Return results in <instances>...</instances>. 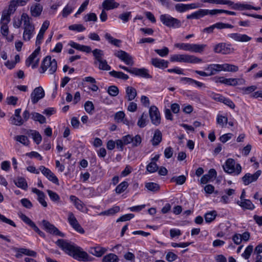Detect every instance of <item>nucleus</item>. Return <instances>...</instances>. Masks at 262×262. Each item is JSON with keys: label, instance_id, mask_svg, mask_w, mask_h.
I'll list each match as a JSON object with an SVG mask.
<instances>
[{"label": "nucleus", "instance_id": "obj_53", "mask_svg": "<svg viewBox=\"0 0 262 262\" xmlns=\"http://www.w3.org/2000/svg\"><path fill=\"white\" fill-rule=\"evenodd\" d=\"M216 122L222 127H224L228 123V119L225 116L219 115L216 118Z\"/></svg>", "mask_w": 262, "mask_h": 262}, {"label": "nucleus", "instance_id": "obj_50", "mask_svg": "<svg viewBox=\"0 0 262 262\" xmlns=\"http://www.w3.org/2000/svg\"><path fill=\"white\" fill-rule=\"evenodd\" d=\"M14 139L22 144L27 146L29 144V140L27 136L24 135H18L14 137Z\"/></svg>", "mask_w": 262, "mask_h": 262}, {"label": "nucleus", "instance_id": "obj_5", "mask_svg": "<svg viewBox=\"0 0 262 262\" xmlns=\"http://www.w3.org/2000/svg\"><path fill=\"white\" fill-rule=\"evenodd\" d=\"M160 19L164 25L169 28H179L182 26L180 20L173 17L169 14L161 15Z\"/></svg>", "mask_w": 262, "mask_h": 262}, {"label": "nucleus", "instance_id": "obj_44", "mask_svg": "<svg viewBox=\"0 0 262 262\" xmlns=\"http://www.w3.org/2000/svg\"><path fill=\"white\" fill-rule=\"evenodd\" d=\"M109 74L111 76L114 77L122 79L123 80H127L129 78V76L127 74H125L122 72H117L113 70L110 72Z\"/></svg>", "mask_w": 262, "mask_h": 262}, {"label": "nucleus", "instance_id": "obj_47", "mask_svg": "<svg viewBox=\"0 0 262 262\" xmlns=\"http://www.w3.org/2000/svg\"><path fill=\"white\" fill-rule=\"evenodd\" d=\"M217 215L216 212L215 211H212L207 212L204 215V218L206 223H211L215 219Z\"/></svg>", "mask_w": 262, "mask_h": 262}, {"label": "nucleus", "instance_id": "obj_41", "mask_svg": "<svg viewBox=\"0 0 262 262\" xmlns=\"http://www.w3.org/2000/svg\"><path fill=\"white\" fill-rule=\"evenodd\" d=\"M223 64V71L225 72H236L238 71V67L232 64L224 63Z\"/></svg>", "mask_w": 262, "mask_h": 262}, {"label": "nucleus", "instance_id": "obj_12", "mask_svg": "<svg viewBox=\"0 0 262 262\" xmlns=\"http://www.w3.org/2000/svg\"><path fill=\"white\" fill-rule=\"evenodd\" d=\"M39 170L49 181L55 184H59L58 178L49 168L44 166H40Z\"/></svg>", "mask_w": 262, "mask_h": 262}, {"label": "nucleus", "instance_id": "obj_7", "mask_svg": "<svg viewBox=\"0 0 262 262\" xmlns=\"http://www.w3.org/2000/svg\"><path fill=\"white\" fill-rule=\"evenodd\" d=\"M149 115L151 123L158 126L161 123V117L160 113L157 106L152 105L149 109Z\"/></svg>", "mask_w": 262, "mask_h": 262}, {"label": "nucleus", "instance_id": "obj_40", "mask_svg": "<svg viewBox=\"0 0 262 262\" xmlns=\"http://www.w3.org/2000/svg\"><path fill=\"white\" fill-rule=\"evenodd\" d=\"M106 251V249L101 247H96L94 248H92L91 249V253L97 257H101Z\"/></svg>", "mask_w": 262, "mask_h": 262}, {"label": "nucleus", "instance_id": "obj_37", "mask_svg": "<svg viewBox=\"0 0 262 262\" xmlns=\"http://www.w3.org/2000/svg\"><path fill=\"white\" fill-rule=\"evenodd\" d=\"M31 18L25 13H23L21 15V20L24 24V28H27V27H34V26L31 23Z\"/></svg>", "mask_w": 262, "mask_h": 262}, {"label": "nucleus", "instance_id": "obj_13", "mask_svg": "<svg viewBox=\"0 0 262 262\" xmlns=\"http://www.w3.org/2000/svg\"><path fill=\"white\" fill-rule=\"evenodd\" d=\"M199 7V6L195 3L188 4L178 3L174 6L176 11L179 13H183L189 10L196 9Z\"/></svg>", "mask_w": 262, "mask_h": 262}, {"label": "nucleus", "instance_id": "obj_17", "mask_svg": "<svg viewBox=\"0 0 262 262\" xmlns=\"http://www.w3.org/2000/svg\"><path fill=\"white\" fill-rule=\"evenodd\" d=\"M76 0H70L62 11V16L67 17L76 7Z\"/></svg>", "mask_w": 262, "mask_h": 262}, {"label": "nucleus", "instance_id": "obj_63", "mask_svg": "<svg viewBox=\"0 0 262 262\" xmlns=\"http://www.w3.org/2000/svg\"><path fill=\"white\" fill-rule=\"evenodd\" d=\"M253 246L249 245L245 249L244 252L242 254V256L245 259H248L253 251Z\"/></svg>", "mask_w": 262, "mask_h": 262}, {"label": "nucleus", "instance_id": "obj_1", "mask_svg": "<svg viewBox=\"0 0 262 262\" xmlns=\"http://www.w3.org/2000/svg\"><path fill=\"white\" fill-rule=\"evenodd\" d=\"M55 244L63 251L74 259L79 261H90L93 257L90 256L86 252L74 244L69 243L63 239H58Z\"/></svg>", "mask_w": 262, "mask_h": 262}, {"label": "nucleus", "instance_id": "obj_19", "mask_svg": "<svg viewBox=\"0 0 262 262\" xmlns=\"http://www.w3.org/2000/svg\"><path fill=\"white\" fill-rule=\"evenodd\" d=\"M217 175L216 170L214 169H210L208 173L204 174L201 178L200 182L202 184H206L209 181L215 178Z\"/></svg>", "mask_w": 262, "mask_h": 262}, {"label": "nucleus", "instance_id": "obj_34", "mask_svg": "<svg viewBox=\"0 0 262 262\" xmlns=\"http://www.w3.org/2000/svg\"><path fill=\"white\" fill-rule=\"evenodd\" d=\"M40 51V47L37 48L26 60V65L29 67L34 62L35 59Z\"/></svg>", "mask_w": 262, "mask_h": 262}, {"label": "nucleus", "instance_id": "obj_4", "mask_svg": "<svg viewBox=\"0 0 262 262\" xmlns=\"http://www.w3.org/2000/svg\"><path fill=\"white\" fill-rule=\"evenodd\" d=\"M57 61L55 59H52L50 56H46L42 60L40 68L41 71V73H45L48 69H49V73L50 74H54L57 70Z\"/></svg>", "mask_w": 262, "mask_h": 262}, {"label": "nucleus", "instance_id": "obj_61", "mask_svg": "<svg viewBox=\"0 0 262 262\" xmlns=\"http://www.w3.org/2000/svg\"><path fill=\"white\" fill-rule=\"evenodd\" d=\"M155 52L161 57H165L169 53V49L167 47H164L162 49H155Z\"/></svg>", "mask_w": 262, "mask_h": 262}, {"label": "nucleus", "instance_id": "obj_21", "mask_svg": "<svg viewBox=\"0 0 262 262\" xmlns=\"http://www.w3.org/2000/svg\"><path fill=\"white\" fill-rule=\"evenodd\" d=\"M132 74L145 78H151V76L148 73V71L144 68H132Z\"/></svg>", "mask_w": 262, "mask_h": 262}, {"label": "nucleus", "instance_id": "obj_6", "mask_svg": "<svg viewBox=\"0 0 262 262\" xmlns=\"http://www.w3.org/2000/svg\"><path fill=\"white\" fill-rule=\"evenodd\" d=\"M234 51L235 49L232 47L231 45L225 42L217 43L213 48V51L215 53L223 55L232 54Z\"/></svg>", "mask_w": 262, "mask_h": 262}, {"label": "nucleus", "instance_id": "obj_36", "mask_svg": "<svg viewBox=\"0 0 262 262\" xmlns=\"http://www.w3.org/2000/svg\"><path fill=\"white\" fill-rule=\"evenodd\" d=\"M125 114L122 111H119L117 112L115 114L114 119L115 121L117 122H123L124 124H125L128 125V121L124 119Z\"/></svg>", "mask_w": 262, "mask_h": 262}, {"label": "nucleus", "instance_id": "obj_27", "mask_svg": "<svg viewBox=\"0 0 262 262\" xmlns=\"http://www.w3.org/2000/svg\"><path fill=\"white\" fill-rule=\"evenodd\" d=\"M18 6H20L19 3L17 0L11 1L9 5L7 12L6 13H3L2 16L5 17L8 15V16L10 17V15L14 13Z\"/></svg>", "mask_w": 262, "mask_h": 262}, {"label": "nucleus", "instance_id": "obj_35", "mask_svg": "<svg viewBox=\"0 0 262 262\" xmlns=\"http://www.w3.org/2000/svg\"><path fill=\"white\" fill-rule=\"evenodd\" d=\"M14 183L18 187L24 190H26L28 188L27 182L24 178L18 177L14 180Z\"/></svg>", "mask_w": 262, "mask_h": 262}, {"label": "nucleus", "instance_id": "obj_22", "mask_svg": "<svg viewBox=\"0 0 262 262\" xmlns=\"http://www.w3.org/2000/svg\"><path fill=\"white\" fill-rule=\"evenodd\" d=\"M246 80L244 78H225L224 84L229 86H236L239 84H245Z\"/></svg>", "mask_w": 262, "mask_h": 262}, {"label": "nucleus", "instance_id": "obj_64", "mask_svg": "<svg viewBox=\"0 0 262 262\" xmlns=\"http://www.w3.org/2000/svg\"><path fill=\"white\" fill-rule=\"evenodd\" d=\"M84 19L85 21H96L97 20V17L95 13H90L85 15V16L84 17Z\"/></svg>", "mask_w": 262, "mask_h": 262}, {"label": "nucleus", "instance_id": "obj_51", "mask_svg": "<svg viewBox=\"0 0 262 262\" xmlns=\"http://www.w3.org/2000/svg\"><path fill=\"white\" fill-rule=\"evenodd\" d=\"M17 252L21 253H23L25 255L30 256L32 257L36 256V252L34 251L31 250L26 248H19L17 249Z\"/></svg>", "mask_w": 262, "mask_h": 262}, {"label": "nucleus", "instance_id": "obj_32", "mask_svg": "<svg viewBox=\"0 0 262 262\" xmlns=\"http://www.w3.org/2000/svg\"><path fill=\"white\" fill-rule=\"evenodd\" d=\"M119 4L116 2L115 0H105L102 3V7L106 10L117 8Z\"/></svg>", "mask_w": 262, "mask_h": 262}, {"label": "nucleus", "instance_id": "obj_39", "mask_svg": "<svg viewBox=\"0 0 262 262\" xmlns=\"http://www.w3.org/2000/svg\"><path fill=\"white\" fill-rule=\"evenodd\" d=\"M31 118L35 121H38L40 124H43L46 122V119L45 117H44L41 114L36 113L33 112L31 114Z\"/></svg>", "mask_w": 262, "mask_h": 262}, {"label": "nucleus", "instance_id": "obj_49", "mask_svg": "<svg viewBox=\"0 0 262 262\" xmlns=\"http://www.w3.org/2000/svg\"><path fill=\"white\" fill-rule=\"evenodd\" d=\"M128 186V184L127 182L123 181L116 187L115 191L118 194L121 193L126 189Z\"/></svg>", "mask_w": 262, "mask_h": 262}, {"label": "nucleus", "instance_id": "obj_45", "mask_svg": "<svg viewBox=\"0 0 262 262\" xmlns=\"http://www.w3.org/2000/svg\"><path fill=\"white\" fill-rule=\"evenodd\" d=\"M120 210V207L119 206H115L107 210L102 211L99 213L100 215H111L117 213Z\"/></svg>", "mask_w": 262, "mask_h": 262}, {"label": "nucleus", "instance_id": "obj_56", "mask_svg": "<svg viewBox=\"0 0 262 262\" xmlns=\"http://www.w3.org/2000/svg\"><path fill=\"white\" fill-rule=\"evenodd\" d=\"M174 47L179 49L190 52L191 44L188 43H177Z\"/></svg>", "mask_w": 262, "mask_h": 262}, {"label": "nucleus", "instance_id": "obj_24", "mask_svg": "<svg viewBox=\"0 0 262 262\" xmlns=\"http://www.w3.org/2000/svg\"><path fill=\"white\" fill-rule=\"evenodd\" d=\"M32 191L33 193L37 194L38 196L37 200L39 203L44 207H47L48 204L45 201L46 195L44 192L36 188H32Z\"/></svg>", "mask_w": 262, "mask_h": 262}, {"label": "nucleus", "instance_id": "obj_28", "mask_svg": "<svg viewBox=\"0 0 262 262\" xmlns=\"http://www.w3.org/2000/svg\"><path fill=\"white\" fill-rule=\"evenodd\" d=\"M207 9H199V10L187 15V19H200L207 15Z\"/></svg>", "mask_w": 262, "mask_h": 262}, {"label": "nucleus", "instance_id": "obj_26", "mask_svg": "<svg viewBox=\"0 0 262 262\" xmlns=\"http://www.w3.org/2000/svg\"><path fill=\"white\" fill-rule=\"evenodd\" d=\"M151 64L156 68L164 69L168 67V61L158 58H152Z\"/></svg>", "mask_w": 262, "mask_h": 262}, {"label": "nucleus", "instance_id": "obj_43", "mask_svg": "<svg viewBox=\"0 0 262 262\" xmlns=\"http://www.w3.org/2000/svg\"><path fill=\"white\" fill-rule=\"evenodd\" d=\"M145 187L149 191L156 192L160 190V186L158 184L154 182L145 183Z\"/></svg>", "mask_w": 262, "mask_h": 262}, {"label": "nucleus", "instance_id": "obj_62", "mask_svg": "<svg viewBox=\"0 0 262 262\" xmlns=\"http://www.w3.org/2000/svg\"><path fill=\"white\" fill-rule=\"evenodd\" d=\"M107 92L112 96H116L119 93V89L115 85H111L108 88Z\"/></svg>", "mask_w": 262, "mask_h": 262}, {"label": "nucleus", "instance_id": "obj_59", "mask_svg": "<svg viewBox=\"0 0 262 262\" xmlns=\"http://www.w3.org/2000/svg\"><path fill=\"white\" fill-rule=\"evenodd\" d=\"M146 115L143 113L141 117L139 118L137 125L140 127H144L146 125Z\"/></svg>", "mask_w": 262, "mask_h": 262}, {"label": "nucleus", "instance_id": "obj_29", "mask_svg": "<svg viewBox=\"0 0 262 262\" xmlns=\"http://www.w3.org/2000/svg\"><path fill=\"white\" fill-rule=\"evenodd\" d=\"M43 7L40 4H35L30 8L31 15L33 17H38L40 15Z\"/></svg>", "mask_w": 262, "mask_h": 262}, {"label": "nucleus", "instance_id": "obj_9", "mask_svg": "<svg viewBox=\"0 0 262 262\" xmlns=\"http://www.w3.org/2000/svg\"><path fill=\"white\" fill-rule=\"evenodd\" d=\"M261 174V171L258 170L254 173H246L242 178V180L245 185H248L252 182H256Z\"/></svg>", "mask_w": 262, "mask_h": 262}, {"label": "nucleus", "instance_id": "obj_46", "mask_svg": "<svg viewBox=\"0 0 262 262\" xmlns=\"http://www.w3.org/2000/svg\"><path fill=\"white\" fill-rule=\"evenodd\" d=\"M118 260L119 258L118 256L113 253H110L106 255L103 257L102 259L103 262H118Z\"/></svg>", "mask_w": 262, "mask_h": 262}, {"label": "nucleus", "instance_id": "obj_42", "mask_svg": "<svg viewBox=\"0 0 262 262\" xmlns=\"http://www.w3.org/2000/svg\"><path fill=\"white\" fill-rule=\"evenodd\" d=\"M206 47V45L204 44H191L190 52L202 53Z\"/></svg>", "mask_w": 262, "mask_h": 262}, {"label": "nucleus", "instance_id": "obj_55", "mask_svg": "<svg viewBox=\"0 0 262 262\" xmlns=\"http://www.w3.org/2000/svg\"><path fill=\"white\" fill-rule=\"evenodd\" d=\"M257 89L256 85H251L248 87H243L241 89L244 95H248L254 92Z\"/></svg>", "mask_w": 262, "mask_h": 262}, {"label": "nucleus", "instance_id": "obj_10", "mask_svg": "<svg viewBox=\"0 0 262 262\" xmlns=\"http://www.w3.org/2000/svg\"><path fill=\"white\" fill-rule=\"evenodd\" d=\"M44 97L45 92L41 86L35 88L31 94V101L33 104L37 103Z\"/></svg>", "mask_w": 262, "mask_h": 262}, {"label": "nucleus", "instance_id": "obj_18", "mask_svg": "<svg viewBox=\"0 0 262 262\" xmlns=\"http://www.w3.org/2000/svg\"><path fill=\"white\" fill-rule=\"evenodd\" d=\"M10 21V17L7 15L5 17L2 16L1 20V33L4 36H7L9 33V28L8 26V24Z\"/></svg>", "mask_w": 262, "mask_h": 262}, {"label": "nucleus", "instance_id": "obj_23", "mask_svg": "<svg viewBox=\"0 0 262 262\" xmlns=\"http://www.w3.org/2000/svg\"><path fill=\"white\" fill-rule=\"evenodd\" d=\"M223 64H211L209 65L205 70L209 72V76L216 74L217 72L223 71Z\"/></svg>", "mask_w": 262, "mask_h": 262}, {"label": "nucleus", "instance_id": "obj_14", "mask_svg": "<svg viewBox=\"0 0 262 262\" xmlns=\"http://www.w3.org/2000/svg\"><path fill=\"white\" fill-rule=\"evenodd\" d=\"M233 28V26L231 24H225V23L220 22V23H217L215 24H213L209 27L204 28L203 30V32L209 34V33H212L215 28H217L218 29H225V28Z\"/></svg>", "mask_w": 262, "mask_h": 262}, {"label": "nucleus", "instance_id": "obj_15", "mask_svg": "<svg viewBox=\"0 0 262 262\" xmlns=\"http://www.w3.org/2000/svg\"><path fill=\"white\" fill-rule=\"evenodd\" d=\"M228 37L235 41L241 42H249L252 39V37L245 34H240L238 33L229 34Z\"/></svg>", "mask_w": 262, "mask_h": 262}, {"label": "nucleus", "instance_id": "obj_31", "mask_svg": "<svg viewBox=\"0 0 262 262\" xmlns=\"http://www.w3.org/2000/svg\"><path fill=\"white\" fill-rule=\"evenodd\" d=\"M162 134L161 132L157 129L155 131L154 136L151 140V144L153 146H157L162 141Z\"/></svg>", "mask_w": 262, "mask_h": 262}, {"label": "nucleus", "instance_id": "obj_20", "mask_svg": "<svg viewBox=\"0 0 262 262\" xmlns=\"http://www.w3.org/2000/svg\"><path fill=\"white\" fill-rule=\"evenodd\" d=\"M114 55L126 64H129L131 61L129 55L124 51H116L114 53Z\"/></svg>", "mask_w": 262, "mask_h": 262}, {"label": "nucleus", "instance_id": "obj_16", "mask_svg": "<svg viewBox=\"0 0 262 262\" xmlns=\"http://www.w3.org/2000/svg\"><path fill=\"white\" fill-rule=\"evenodd\" d=\"M21 109L17 108L15 110L14 115L10 118L11 124L16 126H21L24 123V120L20 116Z\"/></svg>", "mask_w": 262, "mask_h": 262}, {"label": "nucleus", "instance_id": "obj_48", "mask_svg": "<svg viewBox=\"0 0 262 262\" xmlns=\"http://www.w3.org/2000/svg\"><path fill=\"white\" fill-rule=\"evenodd\" d=\"M93 55L98 62L102 59H103V57L104 56L103 51L100 49H95L93 51H92Z\"/></svg>", "mask_w": 262, "mask_h": 262}, {"label": "nucleus", "instance_id": "obj_58", "mask_svg": "<svg viewBox=\"0 0 262 262\" xmlns=\"http://www.w3.org/2000/svg\"><path fill=\"white\" fill-rule=\"evenodd\" d=\"M99 69L102 70L108 71L111 70V67L107 64L105 59H102L99 61Z\"/></svg>", "mask_w": 262, "mask_h": 262}, {"label": "nucleus", "instance_id": "obj_25", "mask_svg": "<svg viewBox=\"0 0 262 262\" xmlns=\"http://www.w3.org/2000/svg\"><path fill=\"white\" fill-rule=\"evenodd\" d=\"M26 134L29 136L32 137L33 141L36 143V144L38 145L41 143L42 140V137L38 131L29 129L27 131Z\"/></svg>", "mask_w": 262, "mask_h": 262}, {"label": "nucleus", "instance_id": "obj_30", "mask_svg": "<svg viewBox=\"0 0 262 262\" xmlns=\"http://www.w3.org/2000/svg\"><path fill=\"white\" fill-rule=\"evenodd\" d=\"M237 204L244 209L252 210L255 208L254 205L248 199L244 201H238Z\"/></svg>", "mask_w": 262, "mask_h": 262}, {"label": "nucleus", "instance_id": "obj_33", "mask_svg": "<svg viewBox=\"0 0 262 262\" xmlns=\"http://www.w3.org/2000/svg\"><path fill=\"white\" fill-rule=\"evenodd\" d=\"M24 29V31L23 36V39L25 41H29L33 36L35 30V27H27V28Z\"/></svg>", "mask_w": 262, "mask_h": 262}, {"label": "nucleus", "instance_id": "obj_3", "mask_svg": "<svg viewBox=\"0 0 262 262\" xmlns=\"http://www.w3.org/2000/svg\"><path fill=\"white\" fill-rule=\"evenodd\" d=\"M170 60L171 62H183L191 63H197L202 61L201 58L194 55L187 54H174L171 56Z\"/></svg>", "mask_w": 262, "mask_h": 262}, {"label": "nucleus", "instance_id": "obj_57", "mask_svg": "<svg viewBox=\"0 0 262 262\" xmlns=\"http://www.w3.org/2000/svg\"><path fill=\"white\" fill-rule=\"evenodd\" d=\"M69 29L77 32H82L85 30V28L81 24H74L69 27Z\"/></svg>", "mask_w": 262, "mask_h": 262}, {"label": "nucleus", "instance_id": "obj_52", "mask_svg": "<svg viewBox=\"0 0 262 262\" xmlns=\"http://www.w3.org/2000/svg\"><path fill=\"white\" fill-rule=\"evenodd\" d=\"M47 192L51 201L54 202H59L60 201V196L56 192L51 190H47Z\"/></svg>", "mask_w": 262, "mask_h": 262}, {"label": "nucleus", "instance_id": "obj_38", "mask_svg": "<svg viewBox=\"0 0 262 262\" xmlns=\"http://www.w3.org/2000/svg\"><path fill=\"white\" fill-rule=\"evenodd\" d=\"M105 38L108 41V42L114 45L117 47H119L120 46V43L121 42V40L114 38L110 34L106 33L104 35Z\"/></svg>", "mask_w": 262, "mask_h": 262}, {"label": "nucleus", "instance_id": "obj_54", "mask_svg": "<svg viewBox=\"0 0 262 262\" xmlns=\"http://www.w3.org/2000/svg\"><path fill=\"white\" fill-rule=\"evenodd\" d=\"M186 180V178L184 175H181L179 177H174L171 178V181L174 182L178 185L183 184Z\"/></svg>", "mask_w": 262, "mask_h": 262}, {"label": "nucleus", "instance_id": "obj_8", "mask_svg": "<svg viewBox=\"0 0 262 262\" xmlns=\"http://www.w3.org/2000/svg\"><path fill=\"white\" fill-rule=\"evenodd\" d=\"M42 224L45 230L49 233L62 237L65 236V234L63 233L60 231L57 228H56L53 224H51L48 221L45 220H42Z\"/></svg>", "mask_w": 262, "mask_h": 262}, {"label": "nucleus", "instance_id": "obj_60", "mask_svg": "<svg viewBox=\"0 0 262 262\" xmlns=\"http://www.w3.org/2000/svg\"><path fill=\"white\" fill-rule=\"evenodd\" d=\"M158 169V167L157 164L156 162L152 161L149 163L146 166L147 170L150 173L156 172Z\"/></svg>", "mask_w": 262, "mask_h": 262}, {"label": "nucleus", "instance_id": "obj_2", "mask_svg": "<svg viewBox=\"0 0 262 262\" xmlns=\"http://www.w3.org/2000/svg\"><path fill=\"white\" fill-rule=\"evenodd\" d=\"M223 168L225 172L234 176L239 175L242 170L241 165L239 163L236 164L235 161L232 158H228L226 160L225 164L223 165Z\"/></svg>", "mask_w": 262, "mask_h": 262}, {"label": "nucleus", "instance_id": "obj_11", "mask_svg": "<svg viewBox=\"0 0 262 262\" xmlns=\"http://www.w3.org/2000/svg\"><path fill=\"white\" fill-rule=\"evenodd\" d=\"M68 221L70 225L77 232L83 234L84 233V229L81 225L78 223L74 214L72 212L68 213Z\"/></svg>", "mask_w": 262, "mask_h": 262}]
</instances>
